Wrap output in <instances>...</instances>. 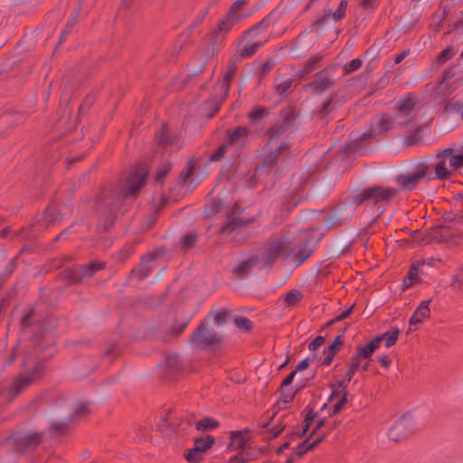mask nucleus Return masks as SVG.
Segmentation results:
<instances>
[{"mask_svg": "<svg viewBox=\"0 0 463 463\" xmlns=\"http://www.w3.org/2000/svg\"><path fill=\"white\" fill-rule=\"evenodd\" d=\"M101 268V263L91 262L80 269V273L77 276V279H82L83 278L90 277L96 270L100 269Z\"/></svg>", "mask_w": 463, "mask_h": 463, "instance_id": "obj_26", "label": "nucleus"}, {"mask_svg": "<svg viewBox=\"0 0 463 463\" xmlns=\"http://www.w3.org/2000/svg\"><path fill=\"white\" fill-rule=\"evenodd\" d=\"M234 68H231L224 75L223 77V80L222 81V84H221V91L222 93V98L224 99L228 93H229V90H230V82L232 80V79L233 78L234 76Z\"/></svg>", "mask_w": 463, "mask_h": 463, "instance_id": "obj_29", "label": "nucleus"}, {"mask_svg": "<svg viewBox=\"0 0 463 463\" xmlns=\"http://www.w3.org/2000/svg\"><path fill=\"white\" fill-rule=\"evenodd\" d=\"M350 381H347L346 378L338 381L335 384L332 385V392H347L346 388Z\"/></svg>", "mask_w": 463, "mask_h": 463, "instance_id": "obj_42", "label": "nucleus"}, {"mask_svg": "<svg viewBox=\"0 0 463 463\" xmlns=\"http://www.w3.org/2000/svg\"><path fill=\"white\" fill-rule=\"evenodd\" d=\"M170 167L171 166L169 165H163L156 174V181L160 182L162 178L168 173Z\"/></svg>", "mask_w": 463, "mask_h": 463, "instance_id": "obj_49", "label": "nucleus"}, {"mask_svg": "<svg viewBox=\"0 0 463 463\" xmlns=\"http://www.w3.org/2000/svg\"><path fill=\"white\" fill-rule=\"evenodd\" d=\"M194 169V165L192 163L188 164V167L186 170H184L179 177L178 184L182 186H184L188 183V187L194 188L197 185L198 182H195L194 180H189L190 175L192 174V171Z\"/></svg>", "mask_w": 463, "mask_h": 463, "instance_id": "obj_24", "label": "nucleus"}, {"mask_svg": "<svg viewBox=\"0 0 463 463\" xmlns=\"http://www.w3.org/2000/svg\"><path fill=\"white\" fill-rule=\"evenodd\" d=\"M361 361H362V358H360L356 354H354L352 356L351 363L349 364V368L352 371H355L356 372L360 368V366H361Z\"/></svg>", "mask_w": 463, "mask_h": 463, "instance_id": "obj_45", "label": "nucleus"}, {"mask_svg": "<svg viewBox=\"0 0 463 463\" xmlns=\"http://www.w3.org/2000/svg\"><path fill=\"white\" fill-rule=\"evenodd\" d=\"M424 266H425L424 260H417L411 263L409 273L403 280L404 288H408L413 283L420 281V274L422 272Z\"/></svg>", "mask_w": 463, "mask_h": 463, "instance_id": "obj_16", "label": "nucleus"}, {"mask_svg": "<svg viewBox=\"0 0 463 463\" xmlns=\"http://www.w3.org/2000/svg\"><path fill=\"white\" fill-rule=\"evenodd\" d=\"M331 84V80L326 72H319L316 75L315 80L312 81L311 86L317 92L326 90Z\"/></svg>", "mask_w": 463, "mask_h": 463, "instance_id": "obj_21", "label": "nucleus"}, {"mask_svg": "<svg viewBox=\"0 0 463 463\" xmlns=\"http://www.w3.org/2000/svg\"><path fill=\"white\" fill-rule=\"evenodd\" d=\"M246 221L235 215L229 216L222 227V232L225 234L231 233L239 229L241 225H244Z\"/></svg>", "mask_w": 463, "mask_h": 463, "instance_id": "obj_22", "label": "nucleus"}, {"mask_svg": "<svg viewBox=\"0 0 463 463\" xmlns=\"http://www.w3.org/2000/svg\"><path fill=\"white\" fill-rule=\"evenodd\" d=\"M346 7H347V1H345V0L341 1V3L339 4V5L335 11L328 13L327 17H326L327 20H332L335 22L341 20L342 18H344V16L345 14Z\"/></svg>", "mask_w": 463, "mask_h": 463, "instance_id": "obj_27", "label": "nucleus"}, {"mask_svg": "<svg viewBox=\"0 0 463 463\" xmlns=\"http://www.w3.org/2000/svg\"><path fill=\"white\" fill-rule=\"evenodd\" d=\"M379 362L383 366L388 368L391 365V359L387 355H382L379 357Z\"/></svg>", "mask_w": 463, "mask_h": 463, "instance_id": "obj_56", "label": "nucleus"}, {"mask_svg": "<svg viewBox=\"0 0 463 463\" xmlns=\"http://www.w3.org/2000/svg\"><path fill=\"white\" fill-rule=\"evenodd\" d=\"M427 165L433 179H446L453 171L463 165V154L455 155L451 148H447L433 157Z\"/></svg>", "mask_w": 463, "mask_h": 463, "instance_id": "obj_4", "label": "nucleus"}, {"mask_svg": "<svg viewBox=\"0 0 463 463\" xmlns=\"http://www.w3.org/2000/svg\"><path fill=\"white\" fill-rule=\"evenodd\" d=\"M197 241V234L194 232H190L186 233L182 240V245L184 248L192 247Z\"/></svg>", "mask_w": 463, "mask_h": 463, "instance_id": "obj_38", "label": "nucleus"}, {"mask_svg": "<svg viewBox=\"0 0 463 463\" xmlns=\"http://www.w3.org/2000/svg\"><path fill=\"white\" fill-rule=\"evenodd\" d=\"M157 141L160 144H170L173 145L176 142V137H173L170 135L169 129L164 128L162 131L156 136Z\"/></svg>", "mask_w": 463, "mask_h": 463, "instance_id": "obj_32", "label": "nucleus"}, {"mask_svg": "<svg viewBox=\"0 0 463 463\" xmlns=\"http://www.w3.org/2000/svg\"><path fill=\"white\" fill-rule=\"evenodd\" d=\"M325 342V338L323 336L316 337L308 345L309 350L315 351L318 347H320Z\"/></svg>", "mask_w": 463, "mask_h": 463, "instance_id": "obj_46", "label": "nucleus"}, {"mask_svg": "<svg viewBox=\"0 0 463 463\" xmlns=\"http://www.w3.org/2000/svg\"><path fill=\"white\" fill-rule=\"evenodd\" d=\"M312 420H313V419H312V418H307V419L305 420V426L303 427V430H302L301 435H305V434H306V432H307V430H308L309 423H310Z\"/></svg>", "mask_w": 463, "mask_h": 463, "instance_id": "obj_58", "label": "nucleus"}, {"mask_svg": "<svg viewBox=\"0 0 463 463\" xmlns=\"http://www.w3.org/2000/svg\"><path fill=\"white\" fill-rule=\"evenodd\" d=\"M249 1L250 0H237L232 4L227 14L213 33V45L221 43L223 40V36L228 33L233 26L252 14L251 11L245 8Z\"/></svg>", "mask_w": 463, "mask_h": 463, "instance_id": "obj_3", "label": "nucleus"}, {"mask_svg": "<svg viewBox=\"0 0 463 463\" xmlns=\"http://www.w3.org/2000/svg\"><path fill=\"white\" fill-rule=\"evenodd\" d=\"M214 439L210 435H206L196 439L194 446L195 447V450H200L203 453L211 448Z\"/></svg>", "mask_w": 463, "mask_h": 463, "instance_id": "obj_25", "label": "nucleus"}, {"mask_svg": "<svg viewBox=\"0 0 463 463\" xmlns=\"http://www.w3.org/2000/svg\"><path fill=\"white\" fill-rule=\"evenodd\" d=\"M226 317H227L226 312L220 311L213 317H208L206 318L205 322L210 324V322L212 321L213 325H211V326L216 328V327L222 326V324L226 323V321H227Z\"/></svg>", "mask_w": 463, "mask_h": 463, "instance_id": "obj_31", "label": "nucleus"}, {"mask_svg": "<svg viewBox=\"0 0 463 463\" xmlns=\"http://www.w3.org/2000/svg\"><path fill=\"white\" fill-rule=\"evenodd\" d=\"M317 62H318V59H317V58L309 61L307 63L306 68H305L306 72H309V71H313L316 68Z\"/></svg>", "mask_w": 463, "mask_h": 463, "instance_id": "obj_52", "label": "nucleus"}, {"mask_svg": "<svg viewBox=\"0 0 463 463\" xmlns=\"http://www.w3.org/2000/svg\"><path fill=\"white\" fill-rule=\"evenodd\" d=\"M267 29L268 22L263 20L246 33L250 39L239 51L241 57L249 58L252 56L260 46L269 41V36L266 33Z\"/></svg>", "mask_w": 463, "mask_h": 463, "instance_id": "obj_6", "label": "nucleus"}, {"mask_svg": "<svg viewBox=\"0 0 463 463\" xmlns=\"http://www.w3.org/2000/svg\"><path fill=\"white\" fill-rule=\"evenodd\" d=\"M282 431V428H277L270 430V438L277 437Z\"/></svg>", "mask_w": 463, "mask_h": 463, "instance_id": "obj_59", "label": "nucleus"}, {"mask_svg": "<svg viewBox=\"0 0 463 463\" xmlns=\"http://www.w3.org/2000/svg\"><path fill=\"white\" fill-rule=\"evenodd\" d=\"M331 110H332V102L330 100H328L327 102H326L324 104L321 112L326 115V114H328Z\"/></svg>", "mask_w": 463, "mask_h": 463, "instance_id": "obj_57", "label": "nucleus"}, {"mask_svg": "<svg viewBox=\"0 0 463 463\" xmlns=\"http://www.w3.org/2000/svg\"><path fill=\"white\" fill-rule=\"evenodd\" d=\"M249 133L243 127H238L228 134L226 142L212 156L211 161L220 160L226 156L230 159L236 157L238 151L247 142Z\"/></svg>", "mask_w": 463, "mask_h": 463, "instance_id": "obj_5", "label": "nucleus"}, {"mask_svg": "<svg viewBox=\"0 0 463 463\" xmlns=\"http://www.w3.org/2000/svg\"><path fill=\"white\" fill-rule=\"evenodd\" d=\"M302 299V294L298 290H291L286 294L284 302L287 307H293Z\"/></svg>", "mask_w": 463, "mask_h": 463, "instance_id": "obj_30", "label": "nucleus"}, {"mask_svg": "<svg viewBox=\"0 0 463 463\" xmlns=\"http://www.w3.org/2000/svg\"><path fill=\"white\" fill-rule=\"evenodd\" d=\"M140 276L138 277L139 279H146L148 274L151 272V267L149 266L148 262L144 260L141 264V268H140Z\"/></svg>", "mask_w": 463, "mask_h": 463, "instance_id": "obj_44", "label": "nucleus"}, {"mask_svg": "<svg viewBox=\"0 0 463 463\" xmlns=\"http://www.w3.org/2000/svg\"><path fill=\"white\" fill-rule=\"evenodd\" d=\"M451 287L456 292L463 291V268L460 269L454 276L451 282Z\"/></svg>", "mask_w": 463, "mask_h": 463, "instance_id": "obj_36", "label": "nucleus"}, {"mask_svg": "<svg viewBox=\"0 0 463 463\" xmlns=\"http://www.w3.org/2000/svg\"><path fill=\"white\" fill-rule=\"evenodd\" d=\"M333 356L334 354H330V352L328 351L327 356L325 358V364H329L333 360Z\"/></svg>", "mask_w": 463, "mask_h": 463, "instance_id": "obj_64", "label": "nucleus"}, {"mask_svg": "<svg viewBox=\"0 0 463 463\" xmlns=\"http://www.w3.org/2000/svg\"><path fill=\"white\" fill-rule=\"evenodd\" d=\"M407 55V52H402L401 54H399L396 58H395V62L396 63H399L401 62Z\"/></svg>", "mask_w": 463, "mask_h": 463, "instance_id": "obj_61", "label": "nucleus"}, {"mask_svg": "<svg viewBox=\"0 0 463 463\" xmlns=\"http://www.w3.org/2000/svg\"><path fill=\"white\" fill-rule=\"evenodd\" d=\"M341 345V341H340V338L337 337L331 345L330 346L328 347V351L330 352V354H335V351L337 350V348L339 347V345Z\"/></svg>", "mask_w": 463, "mask_h": 463, "instance_id": "obj_51", "label": "nucleus"}, {"mask_svg": "<svg viewBox=\"0 0 463 463\" xmlns=\"http://www.w3.org/2000/svg\"><path fill=\"white\" fill-rule=\"evenodd\" d=\"M379 1L378 0H361V4L366 7L373 9L377 6Z\"/></svg>", "mask_w": 463, "mask_h": 463, "instance_id": "obj_50", "label": "nucleus"}, {"mask_svg": "<svg viewBox=\"0 0 463 463\" xmlns=\"http://www.w3.org/2000/svg\"><path fill=\"white\" fill-rule=\"evenodd\" d=\"M17 447V449H27L35 447L41 441L38 433L16 434L10 439Z\"/></svg>", "mask_w": 463, "mask_h": 463, "instance_id": "obj_14", "label": "nucleus"}, {"mask_svg": "<svg viewBox=\"0 0 463 463\" xmlns=\"http://www.w3.org/2000/svg\"><path fill=\"white\" fill-rule=\"evenodd\" d=\"M322 440V438H319L312 442H310L308 439L304 440L301 444L298 445L297 449L298 455H303L307 451L312 449L314 447H316L320 441Z\"/></svg>", "mask_w": 463, "mask_h": 463, "instance_id": "obj_33", "label": "nucleus"}, {"mask_svg": "<svg viewBox=\"0 0 463 463\" xmlns=\"http://www.w3.org/2000/svg\"><path fill=\"white\" fill-rule=\"evenodd\" d=\"M291 88V80L289 79L278 80L276 82V90L279 95H283Z\"/></svg>", "mask_w": 463, "mask_h": 463, "instance_id": "obj_39", "label": "nucleus"}, {"mask_svg": "<svg viewBox=\"0 0 463 463\" xmlns=\"http://www.w3.org/2000/svg\"><path fill=\"white\" fill-rule=\"evenodd\" d=\"M380 346V339L373 338L366 345L361 346L355 353L362 359H368Z\"/></svg>", "mask_w": 463, "mask_h": 463, "instance_id": "obj_20", "label": "nucleus"}, {"mask_svg": "<svg viewBox=\"0 0 463 463\" xmlns=\"http://www.w3.org/2000/svg\"><path fill=\"white\" fill-rule=\"evenodd\" d=\"M71 421H72V420L70 419V420H64L53 423L52 425V430L56 434L63 433L64 431L67 430V429L71 425Z\"/></svg>", "mask_w": 463, "mask_h": 463, "instance_id": "obj_37", "label": "nucleus"}, {"mask_svg": "<svg viewBox=\"0 0 463 463\" xmlns=\"http://www.w3.org/2000/svg\"><path fill=\"white\" fill-rule=\"evenodd\" d=\"M395 194V189L375 186L365 189L357 194L355 196V202L356 203H362L364 202H369L371 203L385 202L392 198Z\"/></svg>", "mask_w": 463, "mask_h": 463, "instance_id": "obj_12", "label": "nucleus"}, {"mask_svg": "<svg viewBox=\"0 0 463 463\" xmlns=\"http://www.w3.org/2000/svg\"><path fill=\"white\" fill-rule=\"evenodd\" d=\"M191 341L202 348L215 350L222 345V335L215 327L204 322L192 335Z\"/></svg>", "mask_w": 463, "mask_h": 463, "instance_id": "obj_7", "label": "nucleus"}, {"mask_svg": "<svg viewBox=\"0 0 463 463\" xmlns=\"http://www.w3.org/2000/svg\"><path fill=\"white\" fill-rule=\"evenodd\" d=\"M202 452L200 450H195V447L194 446L193 449H189L188 452L185 455V458L189 462H198L201 460Z\"/></svg>", "mask_w": 463, "mask_h": 463, "instance_id": "obj_41", "label": "nucleus"}, {"mask_svg": "<svg viewBox=\"0 0 463 463\" xmlns=\"http://www.w3.org/2000/svg\"><path fill=\"white\" fill-rule=\"evenodd\" d=\"M425 260V265H428L429 267H436L437 263L440 261L439 259L430 257L428 259H423Z\"/></svg>", "mask_w": 463, "mask_h": 463, "instance_id": "obj_53", "label": "nucleus"}, {"mask_svg": "<svg viewBox=\"0 0 463 463\" xmlns=\"http://www.w3.org/2000/svg\"><path fill=\"white\" fill-rule=\"evenodd\" d=\"M257 256H249L241 259L234 267L233 272L239 279L245 278L252 269H258Z\"/></svg>", "mask_w": 463, "mask_h": 463, "instance_id": "obj_15", "label": "nucleus"}, {"mask_svg": "<svg viewBox=\"0 0 463 463\" xmlns=\"http://www.w3.org/2000/svg\"><path fill=\"white\" fill-rule=\"evenodd\" d=\"M396 118L389 115H383L375 120L374 133H381L393 128L396 125L404 126L412 121L420 108L416 99L408 96L402 99L398 103Z\"/></svg>", "mask_w": 463, "mask_h": 463, "instance_id": "obj_2", "label": "nucleus"}, {"mask_svg": "<svg viewBox=\"0 0 463 463\" xmlns=\"http://www.w3.org/2000/svg\"><path fill=\"white\" fill-rule=\"evenodd\" d=\"M282 147L283 144H280L279 137L275 134H272L267 145L269 155L265 159L263 165L256 168L255 178L257 180L260 181L262 176L269 171L270 166L278 159L279 154H280Z\"/></svg>", "mask_w": 463, "mask_h": 463, "instance_id": "obj_11", "label": "nucleus"}, {"mask_svg": "<svg viewBox=\"0 0 463 463\" xmlns=\"http://www.w3.org/2000/svg\"><path fill=\"white\" fill-rule=\"evenodd\" d=\"M257 456L249 454L248 452L238 453L232 457L228 463H247L253 460Z\"/></svg>", "mask_w": 463, "mask_h": 463, "instance_id": "obj_35", "label": "nucleus"}, {"mask_svg": "<svg viewBox=\"0 0 463 463\" xmlns=\"http://www.w3.org/2000/svg\"><path fill=\"white\" fill-rule=\"evenodd\" d=\"M431 299L422 301L411 317L410 326H417L430 316V303Z\"/></svg>", "mask_w": 463, "mask_h": 463, "instance_id": "obj_17", "label": "nucleus"}, {"mask_svg": "<svg viewBox=\"0 0 463 463\" xmlns=\"http://www.w3.org/2000/svg\"><path fill=\"white\" fill-rule=\"evenodd\" d=\"M146 177V173L144 170H137L122 188V195L124 198L136 196L139 189L145 184Z\"/></svg>", "mask_w": 463, "mask_h": 463, "instance_id": "obj_13", "label": "nucleus"}, {"mask_svg": "<svg viewBox=\"0 0 463 463\" xmlns=\"http://www.w3.org/2000/svg\"><path fill=\"white\" fill-rule=\"evenodd\" d=\"M424 177L429 180L433 179L432 174L429 172V166L426 164H420L407 174L398 176V183L402 190H413Z\"/></svg>", "mask_w": 463, "mask_h": 463, "instance_id": "obj_9", "label": "nucleus"}, {"mask_svg": "<svg viewBox=\"0 0 463 463\" xmlns=\"http://www.w3.org/2000/svg\"><path fill=\"white\" fill-rule=\"evenodd\" d=\"M265 114H266V111L264 109H256L250 114L251 120L256 121V120L263 118L265 116Z\"/></svg>", "mask_w": 463, "mask_h": 463, "instance_id": "obj_48", "label": "nucleus"}, {"mask_svg": "<svg viewBox=\"0 0 463 463\" xmlns=\"http://www.w3.org/2000/svg\"><path fill=\"white\" fill-rule=\"evenodd\" d=\"M228 448L232 451H237L241 454L245 451L254 456L258 455V450L253 447L250 441V431L247 429L231 431V440Z\"/></svg>", "mask_w": 463, "mask_h": 463, "instance_id": "obj_10", "label": "nucleus"}, {"mask_svg": "<svg viewBox=\"0 0 463 463\" xmlns=\"http://www.w3.org/2000/svg\"><path fill=\"white\" fill-rule=\"evenodd\" d=\"M282 399H283V402L285 403H287L293 399V394L292 393H288V394L284 393L282 396Z\"/></svg>", "mask_w": 463, "mask_h": 463, "instance_id": "obj_60", "label": "nucleus"}, {"mask_svg": "<svg viewBox=\"0 0 463 463\" xmlns=\"http://www.w3.org/2000/svg\"><path fill=\"white\" fill-rule=\"evenodd\" d=\"M355 371H352L350 368L348 369L347 373H346V375H345V378L347 379V381H351L354 374Z\"/></svg>", "mask_w": 463, "mask_h": 463, "instance_id": "obj_63", "label": "nucleus"}, {"mask_svg": "<svg viewBox=\"0 0 463 463\" xmlns=\"http://www.w3.org/2000/svg\"><path fill=\"white\" fill-rule=\"evenodd\" d=\"M308 365H309V358L307 357L298 363V364L297 366V370L303 371V370L307 369L308 367Z\"/></svg>", "mask_w": 463, "mask_h": 463, "instance_id": "obj_54", "label": "nucleus"}, {"mask_svg": "<svg viewBox=\"0 0 463 463\" xmlns=\"http://www.w3.org/2000/svg\"><path fill=\"white\" fill-rule=\"evenodd\" d=\"M219 426V422L212 418H205L195 422L198 430H213Z\"/></svg>", "mask_w": 463, "mask_h": 463, "instance_id": "obj_28", "label": "nucleus"}, {"mask_svg": "<svg viewBox=\"0 0 463 463\" xmlns=\"http://www.w3.org/2000/svg\"><path fill=\"white\" fill-rule=\"evenodd\" d=\"M295 375H296V372H292V373H289V374H288V376L283 380V382H282V386H288V385H289V384L292 383V381H293V379H294Z\"/></svg>", "mask_w": 463, "mask_h": 463, "instance_id": "obj_55", "label": "nucleus"}, {"mask_svg": "<svg viewBox=\"0 0 463 463\" xmlns=\"http://www.w3.org/2000/svg\"><path fill=\"white\" fill-rule=\"evenodd\" d=\"M32 382L30 376L22 375L18 377L10 389L7 391L8 400L14 399L20 392L24 390Z\"/></svg>", "mask_w": 463, "mask_h": 463, "instance_id": "obj_18", "label": "nucleus"}, {"mask_svg": "<svg viewBox=\"0 0 463 463\" xmlns=\"http://www.w3.org/2000/svg\"><path fill=\"white\" fill-rule=\"evenodd\" d=\"M415 430V420L411 414H403L395 420L388 430V438L393 441H400L408 438Z\"/></svg>", "mask_w": 463, "mask_h": 463, "instance_id": "obj_8", "label": "nucleus"}, {"mask_svg": "<svg viewBox=\"0 0 463 463\" xmlns=\"http://www.w3.org/2000/svg\"><path fill=\"white\" fill-rule=\"evenodd\" d=\"M294 235V232H288L285 235L273 236L256 254L258 269L273 264L282 254L293 256L298 264L305 261L312 251L313 241L307 232L299 233L298 238Z\"/></svg>", "mask_w": 463, "mask_h": 463, "instance_id": "obj_1", "label": "nucleus"}, {"mask_svg": "<svg viewBox=\"0 0 463 463\" xmlns=\"http://www.w3.org/2000/svg\"><path fill=\"white\" fill-rule=\"evenodd\" d=\"M348 401V392H331L328 402H333L331 414H336L343 410Z\"/></svg>", "mask_w": 463, "mask_h": 463, "instance_id": "obj_19", "label": "nucleus"}, {"mask_svg": "<svg viewBox=\"0 0 463 463\" xmlns=\"http://www.w3.org/2000/svg\"><path fill=\"white\" fill-rule=\"evenodd\" d=\"M234 325L242 331H249L252 326V322L244 317L232 318Z\"/></svg>", "mask_w": 463, "mask_h": 463, "instance_id": "obj_34", "label": "nucleus"}, {"mask_svg": "<svg viewBox=\"0 0 463 463\" xmlns=\"http://www.w3.org/2000/svg\"><path fill=\"white\" fill-rule=\"evenodd\" d=\"M454 54V52L452 49L450 48H447L445 50H443L438 59H437V63L438 65H442L443 63H445L449 59H450Z\"/></svg>", "mask_w": 463, "mask_h": 463, "instance_id": "obj_40", "label": "nucleus"}, {"mask_svg": "<svg viewBox=\"0 0 463 463\" xmlns=\"http://www.w3.org/2000/svg\"><path fill=\"white\" fill-rule=\"evenodd\" d=\"M362 66V61L360 59H354L347 65L345 70L346 72H352L358 70Z\"/></svg>", "mask_w": 463, "mask_h": 463, "instance_id": "obj_43", "label": "nucleus"}, {"mask_svg": "<svg viewBox=\"0 0 463 463\" xmlns=\"http://www.w3.org/2000/svg\"><path fill=\"white\" fill-rule=\"evenodd\" d=\"M54 212H55V210L53 208H48L45 211L44 216H45L46 221L51 222V221H54L56 219L62 220L64 218V216H61V217L54 216Z\"/></svg>", "mask_w": 463, "mask_h": 463, "instance_id": "obj_47", "label": "nucleus"}, {"mask_svg": "<svg viewBox=\"0 0 463 463\" xmlns=\"http://www.w3.org/2000/svg\"><path fill=\"white\" fill-rule=\"evenodd\" d=\"M78 414H82L86 411V406L84 404H80L76 410Z\"/></svg>", "mask_w": 463, "mask_h": 463, "instance_id": "obj_62", "label": "nucleus"}, {"mask_svg": "<svg viewBox=\"0 0 463 463\" xmlns=\"http://www.w3.org/2000/svg\"><path fill=\"white\" fill-rule=\"evenodd\" d=\"M399 334H400L399 328L393 327L391 329V331H388L381 335H378L375 338H379L380 343L382 341H385L386 347H391L392 345H393L396 343Z\"/></svg>", "mask_w": 463, "mask_h": 463, "instance_id": "obj_23", "label": "nucleus"}]
</instances>
